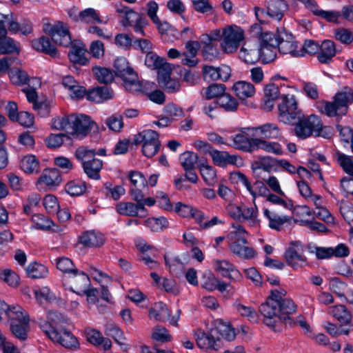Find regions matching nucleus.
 <instances>
[{
    "instance_id": "obj_58",
    "label": "nucleus",
    "mask_w": 353,
    "mask_h": 353,
    "mask_svg": "<svg viewBox=\"0 0 353 353\" xmlns=\"http://www.w3.org/2000/svg\"><path fill=\"white\" fill-rule=\"evenodd\" d=\"M105 332L107 335L112 337L114 340L120 345H125V343L122 342V341L125 340L124 334L117 325L114 324H107L105 325Z\"/></svg>"
},
{
    "instance_id": "obj_48",
    "label": "nucleus",
    "mask_w": 353,
    "mask_h": 353,
    "mask_svg": "<svg viewBox=\"0 0 353 353\" xmlns=\"http://www.w3.org/2000/svg\"><path fill=\"white\" fill-rule=\"evenodd\" d=\"M19 45L12 39L6 37L0 38V54L19 53Z\"/></svg>"
},
{
    "instance_id": "obj_11",
    "label": "nucleus",
    "mask_w": 353,
    "mask_h": 353,
    "mask_svg": "<svg viewBox=\"0 0 353 353\" xmlns=\"http://www.w3.org/2000/svg\"><path fill=\"white\" fill-rule=\"evenodd\" d=\"M46 31L56 44L64 47H68L72 44L69 27L66 23L57 21L54 25L50 26L49 29L46 28Z\"/></svg>"
},
{
    "instance_id": "obj_63",
    "label": "nucleus",
    "mask_w": 353,
    "mask_h": 353,
    "mask_svg": "<svg viewBox=\"0 0 353 353\" xmlns=\"http://www.w3.org/2000/svg\"><path fill=\"white\" fill-rule=\"evenodd\" d=\"M152 338L153 340L161 343L168 342L171 341L172 339L168 330L161 326H157L154 328L152 334Z\"/></svg>"
},
{
    "instance_id": "obj_21",
    "label": "nucleus",
    "mask_w": 353,
    "mask_h": 353,
    "mask_svg": "<svg viewBox=\"0 0 353 353\" xmlns=\"http://www.w3.org/2000/svg\"><path fill=\"white\" fill-rule=\"evenodd\" d=\"M239 57L245 63L254 64L259 61V46L252 43H244L239 52Z\"/></svg>"
},
{
    "instance_id": "obj_46",
    "label": "nucleus",
    "mask_w": 353,
    "mask_h": 353,
    "mask_svg": "<svg viewBox=\"0 0 353 353\" xmlns=\"http://www.w3.org/2000/svg\"><path fill=\"white\" fill-rule=\"evenodd\" d=\"M255 139H249L243 134H237L233 139L234 145L236 148L245 151L251 152L254 150V145L252 144V141Z\"/></svg>"
},
{
    "instance_id": "obj_8",
    "label": "nucleus",
    "mask_w": 353,
    "mask_h": 353,
    "mask_svg": "<svg viewBox=\"0 0 353 353\" xmlns=\"http://www.w3.org/2000/svg\"><path fill=\"white\" fill-rule=\"evenodd\" d=\"M322 123L319 118L314 114L305 117L301 115L300 122L294 128L295 134L301 139L310 137L314 131L322 130Z\"/></svg>"
},
{
    "instance_id": "obj_34",
    "label": "nucleus",
    "mask_w": 353,
    "mask_h": 353,
    "mask_svg": "<svg viewBox=\"0 0 353 353\" xmlns=\"http://www.w3.org/2000/svg\"><path fill=\"white\" fill-rule=\"evenodd\" d=\"M213 330L219 344L221 343V339H224L226 341H231L236 336L234 329L229 323H219L213 329Z\"/></svg>"
},
{
    "instance_id": "obj_53",
    "label": "nucleus",
    "mask_w": 353,
    "mask_h": 353,
    "mask_svg": "<svg viewBox=\"0 0 353 353\" xmlns=\"http://www.w3.org/2000/svg\"><path fill=\"white\" fill-rule=\"evenodd\" d=\"M168 221L165 217L148 218L145 221V225L152 232H159L168 227Z\"/></svg>"
},
{
    "instance_id": "obj_26",
    "label": "nucleus",
    "mask_w": 353,
    "mask_h": 353,
    "mask_svg": "<svg viewBox=\"0 0 353 353\" xmlns=\"http://www.w3.org/2000/svg\"><path fill=\"white\" fill-rule=\"evenodd\" d=\"M116 11L119 17L123 19L121 23L124 27L132 26L134 23L143 18L138 12L123 5L117 6Z\"/></svg>"
},
{
    "instance_id": "obj_15",
    "label": "nucleus",
    "mask_w": 353,
    "mask_h": 353,
    "mask_svg": "<svg viewBox=\"0 0 353 353\" xmlns=\"http://www.w3.org/2000/svg\"><path fill=\"white\" fill-rule=\"evenodd\" d=\"M171 72V65H164L163 68L158 72L159 83L168 92H176L180 88L179 82L170 78Z\"/></svg>"
},
{
    "instance_id": "obj_2",
    "label": "nucleus",
    "mask_w": 353,
    "mask_h": 353,
    "mask_svg": "<svg viewBox=\"0 0 353 353\" xmlns=\"http://www.w3.org/2000/svg\"><path fill=\"white\" fill-rule=\"evenodd\" d=\"M285 290H272L265 303L259 307V312L267 320L279 319L286 324H292L290 315L296 311V305L284 296Z\"/></svg>"
},
{
    "instance_id": "obj_57",
    "label": "nucleus",
    "mask_w": 353,
    "mask_h": 353,
    "mask_svg": "<svg viewBox=\"0 0 353 353\" xmlns=\"http://www.w3.org/2000/svg\"><path fill=\"white\" fill-rule=\"evenodd\" d=\"M28 275L32 279H40L44 277L47 274V269L45 266L37 263H30L26 268Z\"/></svg>"
},
{
    "instance_id": "obj_50",
    "label": "nucleus",
    "mask_w": 353,
    "mask_h": 353,
    "mask_svg": "<svg viewBox=\"0 0 353 353\" xmlns=\"http://www.w3.org/2000/svg\"><path fill=\"white\" fill-rule=\"evenodd\" d=\"M232 228L234 230L228 236L230 242H241L243 244H247L248 241L246 236L248 232L245 230L241 225L237 223L233 224Z\"/></svg>"
},
{
    "instance_id": "obj_30",
    "label": "nucleus",
    "mask_w": 353,
    "mask_h": 353,
    "mask_svg": "<svg viewBox=\"0 0 353 353\" xmlns=\"http://www.w3.org/2000/svg\"><path fill=\"white\" fill-rule=\"evenodd\" d=\"M72 47L68 54L70 60L75 63L85 65L88 59L85 57L86 48L82 43H72Z\"/></svg>"
},
{
    "instance_id": "obj_55",
    "label": "nucleus",
    "mask_w": 353,
    "mask_h": 353,
    "mask_svg": "<svg viewBox=\"0 0 353 353\" xmlns=\"http://www.w3.org/2000/svg\"><path fill=\"white\" fill-rule=\"evenodd\" d=\"M181 162L185 171H190L194 168L195 163L198 161V156L192 152H185L181 156Z\"/></svg>"
},
{
    "instance_id": "obj_42",
    "label": "nucleus",
    "mask_w": 353,
    "mask_h": 353,
    "mask_svg": "<svg viewBox=\"0 0 353 353\" xmlns=\"http://www.w3.org/2000/svg\"><path fill=\"white\" fill-rule=\"evenodd\" d=\"M285 8V3L281 0L270 1L267 9V14L276 20H281L283 17V11Z\"/></svg>"
},
{
    "instance_id": "obj_25",
    "label": "nucleus",
    "mask_w": 353,
    "mask_h": 353,
    "mask_svg": "<svg viewBox=\"0 0 353 353\" xmlns=\"http://www.w3.org/2000/svg\"><path fill=\"white\" fill-rule=\"evenodd\" d=\"M79 243L88 248H99L104 244L105 237L100 232L87 231L81 235Z\"/></svg>"
},
{
    "instance_id": "obj_64",
    "label": "nucleus",
    "mask_w": 353,
    "mask_h": 353,
    "mask_svg": "<svg viewBox=\"0 0 353 353\" xmlns=\"http://www.w3.org/2000/svg\"><path fill=\"white\" fill-rule=\"evenodd\" d=\"M337 161L340 165L343 168V170L353 176V162L351 158L344 154L337 152Z\"/></svg>"
},
{
    "instance_id": "obj_40",
    "label": "nucleus",
    "mask_w": 353,
    "mask_h": 353,
    "mask_svg": "<svg viewBox=\"0 0 353 353\" xmlns=\"http://www.w3.org/2000/svg\"><path fill=\"white\" fill-rule=\"evenodd\" d=\"M83 169L85 174L92 179H99V172L102 168V161L93 158L92 160L85 161L83 164Z\"/></svg>"
},
{
    "instance_id": "obj_62",
    "label": "nucleus",
    "mask_w": 353,
    "mask_h": 353,
    "mask_svg": "<svg viewBox=\"0 0 353 353\" xmlns=\"http://www.w3.org/2000/svg\"><path fill=\"white\" fill-rule=\"evenodd\" d=\"M276 161L270 157H261L252 163V168L253 170L263 169L268 171L276 165Z\"/></svg>"
},
{
    "instance_id": "obj_20",
    "label": "nucleus",
    "mask_w": 353,
    "mask_h": 353,
    "mask_svg": "<svg viewBox=\"0 0 353 353\" xmlns=\"http://www.w3.org/2000/svg\"><path fill=\"white\" fill-rule=\"evenodd\" d=\"M298 90L291 88L288 93L280 96L277 102L279 110H296L299 108V100L296 96Z\"/></svg>"
},
{
    "instance_id": "obj_29",
    "label": "nucleus",
    "mask_w": 353,
    "mask_h": 353,
    "mask_svg": "<svg viewBox=\"0 0 353 353\" xmlns=\"http://www.w3.org/2000/svg\"><path fill=\"white\" fill-rule=\"evenodd\" d=\"M229 248L234 255L245 260L252 259L256 254L254 248L247 246L241 242H230Z\"/></svg>"
},
{
    "instance_id": "obj_24",
    "label": "nucleus",
    "mask_w": 353,
    "mask_h": 353,
    "mask_svg": "<svg viewBox=\"0 0 353 353\" xmlns=\"http://www.w3.org/2000/svg\"><path fill=\"white\" fill-rule=\"evenodd\" d=\"M213 162L220 166L225 167L228 164H233L237 166L243 164L242 159L236 155H230L227 152L214 150L210 152Z\"/></svg>"
},
{
    "instance_id": "obj_54",
    "label": "nucleus",
    "mask_w": 353,
    "mask_h": 353,
    "mask_svg": "<svg viewBox=\"0 0 353 353\" xmlns=\"http://www.w3.org/2000/svg\"><path fill=\"white\" fill-rule=\"evenodd\" d=\"M301 112H279V119L281 122L295 125L300 122V118L301 117Z\"/></svg>"
},
{
    "instance_id": "obj_44",
    "label": "nucleus",
    "mask_w": 353,
    "mask_h": 353,
    "mask_svg": "<svg viewBox=\"0 0 353 353\" xmlns=\"http://www.w3.org/2000/svg\"><path fill=\"white\" fill-rule=\"evenodd\" d=\"M254 149H262L268 152H272L276 154L282 153L281 145L277 143H270L261 139H255L252 141Z\"/></svg>"
},
{
    "instance_id": "obj_59",
    "label": "nucleus",
    "mask_w": 353,
    "mask_h": 353,
    "mask_svg": "<svg viewBox=\"0 0 353 353\" xmlns=\"http://www.w3.org/2000/svg\"><path fill=\"white\" fill-rule=\"evenodd\" d=\"M66 192L71 196H79L86 190V185L84 182L72 181L65 185Z\"/></svg>"
},
{
    "instance_id": "obj_38",
    "label": "nucleus",
    "mask_w": 353,
    "mask_h": 353,
    "mask_svg": "<svg viewBox=\"0 0 353 353\" xmlns=\"http://www.w3.org/2000/svg\"><path fill=\"white\" fill-rule=\"evenodd\" d=\"M216 103L219 108L226 110H236L239 105V100L230 94L227 93L226 91L218 100H216Z\"/></svg>"
},
{
    "instance_id": "obj_22",
    "label": "nucleus",
    "mask_w": 353,
    "mask_h": 353,
    "mask_svg": "<svg viewBox=\"0 0 353 353\" xmlns=\"http://www.w3.org/2000/svg\"><path fill=\"white\" fill-rule=\"evenodd\" d=\"M214 269L216 272L221 274L224 277L230 281H236L241 277L240 272L234 268L229 261L216 260L214 261Z\"/></svg>"
},
{
    "instance_id": "obj_51",
    "label": "nucleus",
    "mask_w": 353,
    "mask_h": 353,
    "mask_svg": "<svg viewBox=\"0 0 353 353\" xmlns=\"http://www.w3.org/2000/svg\"><path fill=\"white\" fill-rule=\"evenodd\" d=\"M116 210L121 215L136 216L140 210L138 204L131 202H120L117 204Z\"/></svg>"
},
{
    "instance_id": "obj_12",
    "label": "nucleus",
    "mask_w": 353,
    "mask_h": 353,
    "mask_svg": "<svg viewBox=\"0 0 353 353\" xmlns=\"http://www.w3.org/2000/svg\"><path fill=\"white\" fill-rule=\"evenodd\" d=\"M279 52L284 54H290L292 57H297L303 56L302 51L298 47L294 36L285 31L279 34V41L278 43Z\"/></svg>"
},
{
    "instance_id": "obj_16",
    "label": "nucleus",
    "mask_w": 353,
    "mask_h": 353,
    "mask_svg": "<svg viewBox=\"0 0 353 353\" xmlns=\"http://www.w3.org/2000/svg\"><path fill=\"white\" fill-rule=\"evenodd\" d=\"M86 99L88 101L101 103L107 100L111 99L114 97V93L112 89L108 87H95L88 90H85Z\"/></svg>"
},
{
    "instance_id": "obj_47",
    "label": "nucleus",
    "mask_w": 353,
    "mask_h": 353,
    "mask_svg": "<svg viewBox=\"0 0 353 353\" xmlns=\"http://www.w3.org/2000/svg\"><path fill=\"white\" fill-rule=\"evenodd\" d=\"M230 180L234 184L244 185L253 197H256V192L253 190L251 183L244 174L240 172H232L230 175Z\"/></svg>"
},
{
    "instance_id": "obj_35",
    "label": "nucleus",
    "mask_w": 353,
    "mask_h": 353,
    "mask_svg": "<svg viewBox=\"0 0 353 353\" xmlns=\"http://www.w3.org/2000/svg\"><path fill=\"white\" fill-rule=\"evenodd\" d=\"M8 117L25 128H30L34 123V115L30 112H9Z\"/></svg>"
},
{
    "instance_id": "obj_32",
    "label": "nucleus",
    "mask_w": 353,
    "mask_h": 353,
    "mask_svg": "<svg viewBox=\"0 0 353 353\" xmlns=\"http://www.w3.org/2000/svg\"><path fill=\"white\" fill-rule=\"evenodd\" d=\"M34 49L37 51L44 52L52 57H57L59 53L57 48L51 43L50 39L45 37L34 39L32 43Z\"/></svg>"
},
{
    "instance_id": "obj_61",
    "label": "nucleus",
    "mask_w": 353,
    "mask_h": 353,
    "mask_svg": "<svg viewBox=\"0 0 353 353\" xmlns=\"http://www.w3.org/2000/svg\"><path fill=\"white\" fill-rule=\"evenodd\" d=\"M105 124L110 130L119 132L123 128V117L119 114L112 115L106 119Z\"/></svg>"
},
{
    "instance_id": "obj_23",
    "label": "nucleus",
    "mask_w": 353,
    "mask_h": 353,
    "mask_svg": "<svg viewBox=\"0 0 353 353\" xmlns=\"http://www.w3.org/2000/svg\"><path fill=\"white\" fill-rule=\"evenodd\" d=\"M263 92L262 108L265 110H271L274 107L276 100L279 101L281 96L279 88L274 83H268L265 85Z\"/></svg>"
},
{
    "instance_id": "obj_52",
    "label": "nucleus",
    "mask_w": 353,
    "mask_h": 353,
    "mask_svg": "<svg viewBox=\"0 0 353 353\" xmlns=\"http://www.w3.org/2000/svg\"><path fill=\"white\" fill-rule=\"evenodd\" d=\"M145 63L148 68L157 69L158 72L163 68L164 65H170L165 61V59L159 57L152 52L146 54Z\"/></svg>"
},
{
    "instance_id": "obj_31",
    "label": "nucleus",
    "mask_w": 353,
    "mask_h": 353,
    "mask_svg": "<svg viewBox=\"0 0 353 353\" xmlns=\"http://www.w3.org/2000/svg\"><path fill=\"white\" fill-rule=\"evenodd\" d=\"M226 91V87L222 83H212L203 88L200 91L201 96L206 99H216L218 100Z\"/></svg>"
},
{
    "instance_id": "obj_56",
    "label": "nucleus",
    "mask_w": 353,
    "mask_h": 353,
    "mask_svg": "<svg viewBox=\"0 0 353 353\" xmlns=\"http://www.w3.org/2000/svg\"><path fill=\"white\" fill-rule=\"evenodd\" d=\"M21 168L26 173L38 172L39 163L34 156H26L21 161Z\"/></svg>"
},
{
    "instance_id": "obj_19",
    "label": "nucleus",
    "mask_w": 353,
    "mask_h": 353,
    "mask_svg": "<svg viewBox=\"0 0 353 353\" xmlns=\"http://www.w3.org/2000/svg\"><path fill=\"white\" fill-rule=\"evenodd\" d=\"M61 83L72 99H82L85 94V88L81 85L72 76L64 77Z\"/></svg>"
},
{
    "instance_id": "obj_39",
    "label": "nucleus",
    "mask_w": 353,
    "mask_h": 353,
    "mask_svg": "<svg viewBox=\"0 0 353 353\" xmlns=\"http://www.w3.org/2000/svg\"><path fill=\"white\" fill-rule=\"evenodd\" d=\"M61 181L59 171L57 169L45 170L39 179V183L46 185H58Z\"/></svg>"
},
{
    "instance_id": "obj_6",
    "label": "nucleus",
    "mask_w": 353,
    "mask_h": 353,
    "mask_svg": "<svg viewBox=\"0 0 353 353\" xmlns=\"http://www.w3.org/2000/svg\"><path fill=\"white\" fill-rule=\"evenodd\" d=\"M159 134L152 130H145L134 136L132 143L137 145L142 144L143 154L152 157L159 151L161 145Z\"/></svg>"
},
{
    "instance_id": "obj_37",
    "label": "nucleus",
    "mask_w": 353,
    "mask_h": 353,
    "mask_svg": "<svg viewBox=\"0 0 353 353\" xmlns=\"http://www.w3.org/2000/svg\"><path fill=\"white\" fill-rule=\"evenodd\" d=\"M149 316L156 321H165L170 317V312L165 304L159 302L149 310Z\"/></svg>"
},
{
    "instance_id": "obj_10",
    "label": "nucleus",
    "mask_w": 353,
    "mask_h": 353,
    "mask_svg": "<svg viewBox=\"0 0 353 353\" xmlns=\"http://www.w3.org/2000/svg\"><path fill=\"white\" fill-rule=\"evenodd\" d=\"M67 13L70 19L77 23L88 24L103 23L99 12L92 8L79 10L77 7L72 6L67 9Z\"/></svg>"
},
{
    "instance_id": "obj_4",
    "label": "nucleus",
    "mask_w": 353,
    "mask_h": 353,
    "mask_svg": "<svg viewBox=\"0 0 353 353\" xmlns=\"http://www.w3.org/2000/svg\"><path fill=\"white\" fill-rule=\"evenodd\" d=\"M114 67L116 74L122 79L125 88L129 92L145 91L146 86L152 88L154 85L153 83L150 82H145L143 85L139 81L137 74L124 57L116 59Z\"/></svg>"
},
{
    "instance_id": "obj_7",
    "label": "nucleus",
    "mask_w": 353,
    "mask_h": 353,
    "mask_svg": "<svg viewBox=\"0 0 353 353\" xmlns=\"http://www.w3.org/2000/svg\"><path fill=\"white\" fill-rule=\"evenodd\" d=\"M44 332L54 343H57L65 348L77 350L79 347L77 339L66 329L53 328L52 330H45Z\"/></svg>"
},
{
    "instance_id": "obj_18",
    "label": "nucleus",
    "mask_w": 353,
    "mask_h": 353,
    "mask_svg": "<svg viewBox=\"0 0 353 353\" xmlns=\"http://www.w3.org/2000/svg\"><path fill=\"white\" fill-rule=\"evenodd\" d=\"M231 90L234 94L242 102L252 97L256 93L254 85L245 81H236L232 86Z\"/></svg>"
},
{
    "instance_id": "obj_49",
    "label": "nucleus",
    "mask_w": 353,
    "mask_h": 353,
    "mask_svg": "<svg viewBox=\"0 0 353 353\" xmlns=\"http://www.w3.org/2000/svg\"><path fill=\"white\" fill-rule=\"evenodd\" d=\"M92 72L97 80L101 83H109L114 79L112 72L106 68L95 66L92 68Z\"/></svg>"
},
{
    "instance_id": "obj_9",
    "label": "nucleus",
    "mask_w": 353,
    "mask_h": 353,
    "mask_svg": "<svg viewBox=\"0 0 353 353\" xmlns=\"http://www.w3.org/2000/svg\"><path fill=\"white\" fill-rule=\"evenodd\" d=\"M303 248L300 241H291L285 252L284 258L293 269L301 268L307 264V259L302 254Z\"/></svg>"
},
{
    "instance_id": "obj_41",
    "label": "nucleus",
    "mask_w": 353,
    "mask_h": 353,
    "mask_svg": "<svg viewBox=\"0 0 353 353\" xmlns=\"http://www.w3.org/2000/svg\"><path fill=\"white\" fill-rule=\"evenodd\" d=\"M330 313L342 324H349L352 320L350 313L343 305L331 307Z\"/></svg>"
},
{
    "instance_id": "obj_5",
    "label": "nucleus",
    "mask_w": 353,
    "mask_h": 353,
    "mask_svg": "<svg viewBox=\"0 0 353 353\" xmlns=\"http://www.w3.org/2000/svg\"><path fill=\"white\" fill-rule=\"evenodd\" d=\"M8 319L10 330L12 336L21 341L28 339L30 332V318L19 305L16 306L14 312H8Z\"/></svg>"
},
{
    "instance_id": "obj_45",
    "label": "nucleus",
    "mask_w": 353,
    "mask_h": 353,
    "mask_svg": "<svg viewBox=\"0 0 353 353\" xmlns=\"http://www.w3.org/2000/svg\"><path fill=\"white\" fill-rule=\"evenodd\" d=\"M277 46L260 45L259 47V60L262 59L264 63H270L274 61L276 57Z\"/></svg>"
},
{
    "instance_id": "obj_14",
    "label": "nucleus",
    "mask_w": 353,
    "mask_h": 353,
    "mask_svg": "<svg viewBox=\"0 0 353 353\" xmlns=\"http://www.w3.org/2000/svg\"><path fill=\"white\" fill-rule=\"evenodd\" d=\"M353 102V92L350 88H345L338 92L333 102H325V110H336L337 109L347 108Z\"/></svg>"
},
{
    "instance_id": "obj_27",
    "label": "nucleus",
    "mask_w": 353,
    "mask_h": 353,
    "mask_svg": "<svg viewBox=\"0 0 353 353\" xmlns=\"http://www.w3.org/2000/svg\"><path fill=\"white\" fill-rule=\"evenodd\" d=\"M336 52L334 42L330 40H325L319 47L317 59L322 63H328L335 56Z\"/></svg>"
},
{
    "instance_id": "obj_17",
    "label": "nucleus",
    "mask_w": 353,
    "mask_h": 353,
    "mask_svg": "<svg viewBox=\"0 0 353 353\" xmlns=\"http://www.w3.org/2000/svg\"><path fill=\"white\" fill-rule=\"evenodd\" d=\"M195 337L197 345L200 348L214 350H218L221 348V344L218 343L213 329L209 333L197 330L195 333Z\"/></svg>"
},
{
    "instance_id": "obj_36",
    "label": "nucleus",
    "mask_w": 353,
    "mask_h": 353,
    "mask_svg": "<svg viewBox=\"0 0 353 353\" xmlns=\"http://www.w3.org/2000/svg\"><path fill=\"white\" fill-rule=\"evenodd\" d=\"M251 28L252 31L261 40L260 45L272 44V46H278L279 37L276 38L273 33L268 31L264 32L258 24L253 25Z\"/></svg>"
},
{
    "instance_id": "obj_28",
    "label": "nucleus",
    "mask_w": 353,
    "mask_h": 353,
    "mask_svg": "<svg viewBox=\"0 0 353 353\" xmlns=\"http://www.w3.org/2000/svg\"><path fill=\"white\" fill-rule=\"evenodd\" d=\"M200 43L196 41H189L185 43L186 52L183 53V58L181 63L183 65L190 67L195 66L198 61L195 59L199 49L200 48Z\"/></svg>"
},
{
    "instance_id": "obj_43",
    "label": "nucleus",
    "mask_w": 353,
    "mask_h": 353,
    "mask_svg": "<svg viewBox=\"0 0 353 353\" xmlns=\"http://www.w3.org/2000/svg\"><path fill=\"white\" fill-rule=\"evenodd\" d=\"M65 139H70V134L67 132L57 134L52 133L46 137L45 143L48 148L57 149L63 145Z\"/></svg>"
},
{
    "instance_id": "obj_60",
    "label": "nucleus",
    "mask_w": 353,
    "mask_h": 353,
    "mask_svg": "<svg viewBox=\"0 0 353 353\" xmlns=\"http://www.w3.org/2000/svg\"><path fill=\"white\" fill-rule=\"evenodd\" d=\"M11 81L14 84L23 85L28 81V75L26 72L19 68H12L9 72Z\"/></svg>"
},
{
    "instance_id": "obj_33",
    "label": "nucleus",
    "mask_w": 353,
    "mask_h": 353,
    "mask_svg": "<svg viewBox=\"0 0 353 353\" xmlns=\"http://www.w3.org/2000/svg\"><path fill=\"white\" fill-rule=\"evenodd\" d=\"M86 337L88 341L95 346L102 345L104 350H109L112 346L111 341L102 336L101 333L94 329H90L86 331Z\"/></svg>"
},
{
    "instance_id": "obj_1",
    "label": "nucleus",
    "mask_w": 353,
    "mask_h": 353,
    "mask_svg": "<svg viewBox=\"0 0 353 353\" xmlns=\"http://www.w3.org/2000/svg\"><path fill=\"white\" fill-rule=\"evenodd\" d=\"M245 39V32L243 28L235 24L227 25L221 28L214 29L208 34H204L201 37V41L203 46V52L212 53L214 57L219 54L216 48L212 44L213 41H220L221 50L228 54L236 52Z\"/></svg>"
},
{
    "instance_id": "obj_3",
    "label": "nucleus",
    "mask_w": 353,
    "mask_h": 353,
    "mask_svg": "<svg viewBox=\"0 0 353 353\" xmlns=\"http://www.w3.org/2000/svg\"><path fill=\"white\" fill-rule=\"evenodd\" d=\"M52 129L65 131L75 138H85L97 125L88 115L81 113H72L57 117L52 120Z\"/></svg>"
},
{
    "instance_id": "obj_13",
    "label": "nucleus",
    "mask_w": 353,
    "mask_h": 353,
    "mask_svg": "<svg viewBox=\"0 0 353 353\" xmlns=\"http://www.w3.org/2000/svg\"><path fill=\"white\" fill-rule=\"evenodd\" d=\"M65 279L71 290L79 295H81V292H85V288H88L90 284L88 275L78 270L74 273L67 275Z\"/></svg>"
}]
</instances>
